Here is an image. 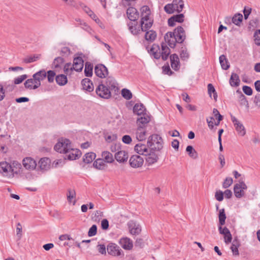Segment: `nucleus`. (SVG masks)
<instances>
[{
	"instance_id": "nucleus-1",
	"label": "nucleus",
	"mask_w": 260,
	"mask_h": 260,
	"mask_svg": "<svg viewBox=\"0 0 260 260\" xmlns=\"http://www.w3.org/2000/svg\"><path fill=\"white\" fill-rule=\"evenodd\" d=\"M185 33L181 26H178L173 32H168L165 35V42L171 48H174L176 43H181L185 39Z\"/></svg>"
},
{
	"instance_id": "nucleus-2",
	"label": "nucleus",
	"mask_w": 260,
	"mask_h": 260,
	"mask_svg": "<svg viewBox=\"0 0 260 260\" xmlns=\"http://www.w3.org/2000/svg\"><path fill=\"white\" fill-rule=\"evenodd\" d=\"M149 52L156 59H159L161 57L164 60H166L168 59L170 54V50L167 45L164 43L161 44V49L158 45L153 44Z\"/></svg>"
},
{
	"instance_id": "nucleus-3",
	"label": "nucleus",
	"mask_w": 260,
	"mask_h": 260,
	"mask_svg": "<svg viewBox=\"0 0 260 260\" xmlns=\"http://www.w3.org/2000/svg\"><path fill=\"white\" fill-rule=\"evenodd\" d=\"M141 27L142 31H146L152 25V20L150 17L151 11L147 6H144L141 8Z\"/></svg>"
},
{
	"instance_id": "nucleus-4",
	"label": "nucleus",
	"mask_w": 260,
	"mask_h": 260,
	"mask_svg": "<svg viewBox=\"0 0 260 260\" xmlns=\"http://www.w3.org/2000/svg\"><path fill=\"white\" fill-rule=\"evenodd\" d=\"M147 145L150 147V150L159 151L163 147V140L160 136L154 134L149 137Z\"/></svg>"
},
{
	"instance_id": "nucleus-5",
	"label": "nucleus",
	"mask_w": 260,
	"mask_h": 260,
	"mask_svg": "<svg viewBox=\"0 0 260 260\" xmlns=\"http://www.w3.org/2000/svg\"><path fill=\"white\" fill-rule=\"evenodd\" d=\"M71 146V143L69 139L61 138L54 146V150L60 153L66 154Z\"/></svg>"
},
{
	"instance_id": "nucleus-6",
	"label": "nucleus",
	"mask_w": 260,
	"mask_h": 260,
	"mask_svg": "<svg viewBox=\"0 0 260 260\" xmlns=\"http://www.w3.org/2000/svg\"><path fill=\"white\" fill-rule=\"evenodd\" d=\"M247 186L243 180H240L238 183L236 184L234 187L235 196L237 198H241L244 196V190H246Z\"/></svg>"
},
{
	"instance_id": "nucleus-7",
	"label": "nucleus",
	"mask_w": 260,
	"mask_h": 260,
	"mask_svg": "<svg viewBox=\"0 0 260 260\" xmlns=\"http://www.w3.org/2000/svg\"><path fill=\"white\" fill-rule=\"evenodd\" d=\"M96 94L101 98L108 99L111 96L110 89L103 84H100L95 90Z\"/></svg>"
},
{
	"instance_id": "nucleus-8",
	"label": "nucleus",
	"mask_w": 260,
	"mask_h": 260,
	"mask_svg": "<svg viewBox=\"0 0 260 260\" xmlns=\"http://www.w3.org/2000/svg\"><path fill=\"white\" fill-rule=\"evenodd\" d=\"M108 253L114 256H123V251L116 244L110 243L107 246Z\"/></svg>"
},
{
	"instance_id": "nucleus-9",
	"label": "nucleus",
	"mask_w": 260,
	"mask_h": 260,
	"mask_svg": "<svg viewBox=\"0 0 260 260\" xmlns=\"http://www.w3.org/2000/svg\"><path fill=\"white\" fill-rule=\"evenodd\" d=\"M231 120L238 135L243 137L246 134V129L243 124L235 116H231Z\"/></svg>"
},
{
	"instance_id": "nucleus-10",
	"label": "nucleus",
	"mask_w": 260,
	"mask_h": 260,
	"mask_svg": "<svg viewBox=\"0 0 260 260\" xmlns=\"http://www.w3.org/2000/svg\"><path fill=\"white\" fill-rule=\"evenodd\" d=\"M130 166L134 168L141 167L144 163L143 157L139 155H134L129 159Z\"/></svg>"
},
{
	"instance_id": "nucleus-11",
	"label": "nucleus",
	"mask_w": 260,
	"mask_h": 260,
	"mask_svg": "<svg viewBox=\"0 0 260 260\" xmlns=\"http://www.w3.org/2000/svg\"><path fill=\"white\" fill-rule=\"evenodd\" d=\"M129 233L133 235H138L141 232L140 225L134 220H130L127 223Z\"/></svg>"
},
{
	"instance_id": "nucleus-12",
	"label": "nucleus",
	"mask_w": 260,
	"mask_h": 260,
	"mask_svg": "<svg viewBox=\"0 0 260 260\" xmlns=\"http://www.w3.org/2000/svg\"><path fill=\"white\" fill-rule=\"evenodd\" d=\"M219 233L224 236V241L226 244L232 242V236L230 230L226 227L222 228V225H218Z\"/></svg>"
},
{
	"instance_id": "nucleus-13",
	"label": "nucleus",
	"mask_w": 260,
	"mask_h": 260,
	"mask_svg": "<svg viewBox=\"0 0 260 260\" xmlns=\"http://www.w3.org/2000/svg\"><path fill=\"white\" fill-rule=\"evenodd\" d=\"M65 158H67L69 160H75L78 158L81 153L80 151L78 149H74L72 146H71L69 150L66 153Z\"/></svg>"
},
{
	"instance_id": "nucleus-14",
	"label": "nucleus",
	"mask_w": 260,
	"mask_h": 260,
	"mask_svg": "<svg viewBox=\"0 0 260 260\" xmlns=\"http://www.w3.org/2000/svg\"><path fill=\"white\" fill-rule=\"evenodd\" d=\"M22 165L25 169L28 170H35L37 167L36 160L30 157H26L23 158Z\"/></svg>"
},
{
	"instance_id": "nucleus-15",
	"label": "nucleus",
	"mask_w": 260,
	"mask_h": 260,
	"mask_svg": "<svg viewBox=\"0 0 260 260\" xmlns=\"http://www.w3.org/2000/svg\"><path fill=\"white\" fill-rule=\"evenodd\" d=\"M95 75L100 78H105L108 74L107 68L102 64L96 65L94 68Z\"/></svg>"
},
{
	"instance_id": "nucleus-16",
	"label": "nucleus",
	"mask_w": 260,
	"mask_h": 260,
	"mask_svg": "<svg viewBox=\"0 0 260 260\" xmlns=\"http://www.w3.org/2000/svg\"><path fill=\"white\" fill-rule=\"evenodd\" d=\"M148 145L138 143L135 145L134 149L137 153L140 155H147L151 152V150L148 148Z\"/></svg>"
},
{
	"instance_id": "nucleus-17",
	"label": "nucleus",
	"mask_w": 260,
	"mask_h": 260,
	"mask_svg": "<svg viewBox=\"0 0 260 260\" xmlns=\"http://www.w3.org/2000/svg\"><path fill=\"white\" fill-rule=\"evenodd\" d=\"M147 134V133L146 127L144 125H139L136 132L137 139L140 141L145 140L146 138Z\"/></svg>"
},
{
	"instance_id": "nucleus-18",
	"label": "nucleus",
	"mask_w": 260,
	"mask_h": 260,
	"mask_svg": "<svg viewBox=\"0 0 260 260\" xmlns=\"http://www.w3.org/2000/svg\"><path fill=\"white\" fill-rule=\"evenodd\" d=\"M119 244L125 250H131L133 247V241L127 237L121 238L119 240Z\"/></svg>"
},
{
	"instance_id": "nucleus-19",
	"label": "nucleus",
	"mask_w": 260,
	"mask_h": 260,
	"mask_svg": "<svg viewBox=\"0 0 260 260\" xmlns=\"http://www.w3.org/2000/svg\"><path fill=\"white\" fill-rule=\"evenodd\" d=\"M146 156V165L150 166L156 162L158 159L157 155L151 150V152Z\"/></svg>"
},
{
	"instance_id": "nucleus-20",
	"label": "nucleus",
	"mask_w": 260,
	"mask_h": 260,
	"mask_svg": "<svg viewBox=\"0 0 260 260\" xmlns=\"http://www.w3.org/2000/svg\"><path fill=\"white\" fill-rule=\"evenodd\" d=\"M37 80L34 78L27 79L24 83V86L29 89H36L40 86L41 83H37Z\"/></svg>"
},
{
	"instance_id": "nucleus-21",
	"label": "nucleus",
	"mask_w": 260,
	"mask_h": 260,
	"mask_svg": "<svg viewBox=\"0 0 260 260\" xmlns=\"http://www.w3.org/2000/svg\"><path fill=\"white\" fill-rule=\"evenodd\" d=\"M22 171V167L20 163L17 161H13L10 164V173L13 174H18Z\"/></svg>"
},
{
	"instance_id": "nucleus-22",
	"label": "nucleus",
	"mask_w": 260,
	"mask_h": 260,
	"mask_svg": "<svg viewBox=\"0 0 260 260\" xmlns=\"http://www.w3.org/2000/svg\"><path fill=\"white\" fill-rule=\"evenodd\" d=\"M14 87L12 84H7L5 83L4 84H0V101L4 100L5 96V91L9 90L12 91L13 90Z\"/></svg>"
},
{
	"instance_id": "nucleus-23",
	"label": "nucleus",
	"mask_w": 260,
	"mask_h": 260,
	"mask_svg": "<svg viewBox=\"0 0 260 260\" xmlns=\"http://www.w3.org/2000/svg\"><path fill=\"white\" fill-rule=\"evenodd\" d=\"M171 65L172 68L175 71H178L180 67L179 59L178 55L173 54L170 56Z\"/></svg>"
},
{
	"instance_id": "nucleus-24",
	"label": "nucleus",
	"mask_w": 260,
	"mask_h": 260,
	"mask_svg": "<svg viewBox=\"0 0 260 260\" xmlns=\"http://www.w3.org/2000/svg\"><path fill=\"white\" fill-rule=\"evenodd\" d=\"M83 60L80 57H76L74 59L72 67L77 72L81 71L83 68Z\"/></svg>"
},
{
	"instance_id": "nucleus-25",
	"label": "nucleus",
	"mask_w": 260,
	"mask_h": 260,
	"mask_svg": "<svg viewBox=\"0 0 260 260\" xmlns=\"http://www.w3.org/2000/svg\"><path fill=\"white\" fill-rule=\"evenodd\" d=\"M127 17L131 21H135L139 17V14L136 8L134 7H130L127 9L126 12Z\"/></svg>"
},
{
	"instance_id": "nucleus-26",
	"label": "nucleus",
	"mask_w": 260,
	"mask_h": 260,
	"mask_svg": "<svg viewBox=\"0 0 260 260\" xmlns=\"http://www.w3.org/2000/svg\"><path fill=\"white\" fill-rule=\"evenodd\" d=\"M128 156L127 153L124 150L118 151L115 154L116 160L120 162L126 161L128 159Z\"/></svg>"
},
{
	"instance_id": "nucleus-27",
	"label": "nucleus",
	"mask_w": 260,
	"mask_h": 260,
	"mask_svg": "<svg viewBox=\"0 0 260 260\" xmlns=\"http://www.w3.org/2000/svg\"><path fill=\"white\" fill-rule=\"evenodd\" d=\"M63 63L64 59L63 58L61 57H56L52 63V68L55 71H59L61 69Z\"/></svg>"
},
{
	"instance_id": "nucleus-28",
	"label": "nucleus",
	"mask_w": 260,
	"mask_h": 260,
	"mask_svg": "<svg viewBox=\"0 0 260 260\" xmlns=\"http://www.w3.org/2000/svg\"><path fill=\"white\" fill-rule=\"evenodd\" d=\"M51 160L49 158H42L39 161V165L41 170H47L50 168Z\"/></svg>"
},
{
	"instance_id": "nucleus-29",
	"label": "nucleus",
	"mask_w": 260,
	"mask_h": 260,
	"mask_svg": "<svg viewBox=\"0 0 260 260\" xmlns=\"http://www.w3.org/2000/svg\"><path fill=\"white\" fill-rule=\"evenodd\" d=\"M184 20V15L183 14L174 15L171 17L168 20V24L169 26H173L175 22H182Z\"/></svg>"
},
{
	"instance_id": "nucleus-30",
	"label": "nucleus",
	"mask_w": 260,
	"mask_h": 260,
	"mask_svg": "<svg viewBox=\"0 0 260 260\" xmlns=\"http://www.w3.org/2000/svg\"><path fill=\"white\" fill-rule=\"evenodd\" d=\"M231 20L234 24L239 26L243 20V15L240 13L236 14L232 17V19L230 18H226L225 22L230 23Z\"/></svg>"
},
{
	"instance_id": "nucleus-31",
	"label": "nucleus",
	"mask_w": 260,
	"mask_h": 260,
	"mask_svg": "<svg viewBox=\"0 0 260 260\" xmlns=\"http://www.w3.org/2000/svg\"><path fill=\"white\" fill-rule=\"evenodd\" d=\"M133 112L139 116H142L146 113V109L142 104H136L133 108Z\"/></svg>"
},
{
	"instance_id": "nucleus-32",
	"label": "nucleus",
	"mask_w": 260,
	"mask_h": 260,
	"mask_svg": "<svg viewBox=\"0 0 260 260\" xmlns=\"http://www.w3.org/2000/svg\"><path fill=\"white\" fill-rule=\"evenodd\" d=\"M47 77V73L45 70H41L34 74L32 77L35 78L38 82L41 83V81L44 80Z\"/></svg>"
},
{
	"instance_id": "nucleus-33",
	"label": "nucleus",
	"mask_w": 260,
	"mask_h": 260,
	"mask_svg": "<svg viewBox=\"0 0 260 260\" xmlns=\"http://www.w3.org/2000/svg\"><path fill=\"white\" fill-rule=\"evenodd\" d=\"M240 246V242L238 239L235 238L232 242L231 246V249L233 252V255L238 256L239 255L238 248Z\"/></svg>"
},
{
	"instance_id": "nucleus-34",
	"label": "nucleus",
	"mask_w": 260,
	"mask_h": 260,
	"mask_svg": "<svg viewBox=\"0 0 260 260\" xmlns=\"http://www.w3.org/2000/svg\"><path fill=\"white\" fill-rule=\"evenodd\" d=\"M240 79L239 76L234 73H232L230 79V84L233 87H237L240 84Z\"/></svg>"
},
{
	"instance_id": "nucleus-35",
	"label": "nucleus",
	"mask_w": 260,
	"mask_h": 260,
	"mask_svg": "<svg viewBox=\"0 0 260 260\" xmlns=\"http://www.w3.org/2000/svg\"><path fill=\"white\" fill-rule=\"evenodd\" d=\"M106 86L108 87L110 89H114L115 88H117V84L115 80V79L111 76L108 77L106 79Z\"/></svg>"
},
{
	"instance_id": "nucleus-36",
	"label": "nucleus",
	"mask_w": 260,
	"mask_h": 260,
	"mask_svg": "<svg viewBox=\"0 0 260 260\" xmlns=\"http://www.w3.org/2000/svg\"><path fill=\"white\" fill-rule=\"evenodd\" d=\"M82 85L84 90L92 91L93 90V85L91 81L87 78H85L82 81Z\"/></svg>"
},
{
	"instance_id": "nucleus-37",
	"label": "nucleus",
	"mask_w": 260,
	"mask_h": 260,
	"mask_svg": "<svg viewBox=\"0 0 260 260\" xmlns=\"http://www.w3.org/2000/svg\"><path fill=\"white\" fill-rule=\"evenodd\" d=\"M93 166L94 168L103 170L106 168L107 165L103 159L99 158L95 160L93 163Z\"/></svg>"
},
{
	"instance_id": "nucleus-38",
	"label": "nucleus",
	"mask_w": 260,
	"mask_h": 260,
	"mask_svg": "<svg viewBox=\"0 0 260 260\" xmlns=\"http://www.w3.org/2000/svg\"><path fill=\"white\" fill-rule=\"evenodd\" d=\"M102 157L105 162L112 163L114 161L113 155L109 151H103L102 153Z\"/></svg>"
},
{
	"instance_id": "nucleus-39",
	"label": "nucleus",
	"mask_w": 260,
	"mask_h": 260,
	"mask_svg": "<svg viewBox=\"0 0 260 260\" xmlns=\"http://www.w3.org/2000/svg\"><path fill=\"white\" fill-rule=\"evenodd\" d=\"M172 5L176 12L178 13L182 11L184 7V3L182 0H173Z\"/></svg>"
},
{
	"instance_id": "nucleus-40",
	"label": "nucleus",
	"mask_w": 260,
	"mask_h": 260,
	"mask_svg": "<svg viewBox=\"0 0 260 260\" xmlns=\"http://www.w3.org/2000/svg\"><path fill=\"white\" fill-rule=\"evenodd\" d=\"M55 80L57 84L60 86L64 85L68 82L67 76L63 74H60L56 76Z\"/></svg>"
},
{
	"instance_id": "nucleus-41",
	"label": "nucleus",
	"mask_w": 260,
	"mask_h": 260,
	"mask_svg": "<svg viewBox=\"0 0 260 260\" xmlns=\"http://www.w3.org/2000/svg\"><path fill=\"white\" fill-rule=\"evenodd\" d=\"M96 157V154L93 152L86 153L83 158V161L86 164L91 162Z\"/></svg>"
},
{
	"instance_id": "nucleus-42",
	"label": "nucleus",
	"mask_w": 260,
	"mask_h": 260,
	"mask_svg": "<svg viewBox=\"0 0 260 260\" xmlns=\"http://www.w3.org/2000/svg\"><path fill=\"white\" fill-rule=\"evenodd\" d=\"M76 197V192L74 189H69L67 193V199L69 203H73L74 205L76 204V200H74Z\"/></svg>"
},
{
	"instance_id": "nucleus-43",
	"label": "nucleus",
	"mask_w": 260,
	"mask_h": 260,
	"mask_svg": "<svg viewBox=\"0 0 260 260\" xmlns=\"http://www.w3.org/2000/svg\"><path fill=\"white\" fill-rule=\"evenodd\" d=\"M219 62L222 69L226 70L230 67V64L225 55H222L219 56Z\"/></svg>"
},
{
	"instance_id": "nucleus-44",
	"label": "nucleus",
	"mask_w": 260,
	"mask_h": 260,
	"mask_svg": "<svg viewBox=\"0 0 260 260\" xmlns=\"http://www.w3.org/2000/svg\"><path fill=\"white\" fill-rule=\"evenodd\" d=\"M186 151L189 156L193 159H196L198 157V152L194 150L192 146H188L186 148Z\"/></svg>"
},
{
	"instance_id": "nucleus-45",
	"label": "nucleus",
	"mask_w": 260,
	"mask_h": 260,
	"mask_svg": "<svg viewBox=\"0 0 260 260\" xmlns=\"http://www.w3.org/2000/svg\"><path fill=\"white\" fill-rule=\"evenodd\" d=\"M145 37L146 40L149 41H154L156 37V33L153 30H146Z\"/></svg>"
},
{
	"instance_id": "nucleus-46",
	"label": "nucleus",
	"mask_w": 260,
	"mask_h": 260,
	"mask_svg": "<svg viewBox=\"0 0 260 260\" xmlns=\"http://www.w3.org/2000/svg\"><path fill=\"white\" fill-rule=\"evenodd\" d=\"M219 218V223L218 225H223L225 224V221L226 219V215L225 213V211L224 209H221L219 211L218 214Z\"/></svg>"
},
{
	"instance_id": "nucleus-47",
	"label": "nucleus",
	"mask_w": 260,
	"mask_h": 260,
	"mask_svg": "<svg viewBox=\"0 0 260 260\" xmlns=\"http://www.w3.org/2000/svg\"><path fill=\"white\" fill-rule=\"evenodd\" d=\"M150 120V118L149 116L147 114H145L142 116H140V117L137 119V123L145 124L148 123Z\"/></svg>"
},
{
	"instance_id": "nucleus-48",
	"label": "nucleus",
	"mask_w": 260,
	"mask_h": 260,
	"mask_svg": "<svg viewBox=\"0 0 260 260\" xmlns=\"http://www.w3.org/2000/svg\"><path fill=\"white\" fill-rule=\"evenodd\" d=\"M93 66L89 62H86L84 73L86 76L90 77L92 75Z\"/></svg>"
},
{
	"instance_id": "nucleus-49",
	"label": "nucleus",
	"mask_w": 260,
	"mask_h": 260,
	"mask_svg": "<svg viewBox=\"0 0 260 260\" xmlns=\"http://www.w3.org/2000/svg\"><path fill=\"white\" fill-rule=\"evenodd\" d=\"M10 164L6 161H3L0 163V171L3 173H10Z\"/></svg>"
},
{
	"instance_id": "nucleus-50",
	"label": "nucleus",
	"mask_w": 260,
	"mask_h": 260,
	"mask_svg": "<svg viewBox=\"0 0 260 260\" xmlns=\"http://www.w3.org/2000/svg\"><path fill=\"white\" fill-rule=\"evenodd\" d=\"M180 56L182 60L186 61L189 57V54L186 48H182L180 53Z\"/></svg>"
},
{
	"instance_id": "nucleus-51",
	"label": "nucleus",
	"mask_w": 260,
	"mask_h": 260,
	"mask_svg": "<svg viewBox=\"0 0 260 260\" xmlns=\"http://www.w3.org/2000/svg\"><path fill=\"white\" fill-rule=\"evenodd\" d=\"M208 92L210 96H211L212 93H213V98L215 101H216L217 94L214 86L211 83L208 84Z\"/></svg>"
},
{
	"instance_id": "nucleus-52",
	"label": "nucleus",
	"mask_w": 260,
	"mask_h": 260,
	"mask_svg": "<svg viewBox=\"0 0 260 260\" xmlns=\"http://www.w3.org/2000/svg\"><path fill=\"white\" fill-rule=\"evenodd\" d=\"M239 102L241 105L245 106L247 108L249 107L248 102L245 96L241 93L239 96Z\"/></svg>"
},
{
	"instance_id": "nucleus-53",
	"label": "nucleus",
	"mask_w": 260,
	"mask_h": 260,
	"mask_svg": "<svg viewBox=\"0 0 260 260\" xmlns=\"http://www.w3.org/2000/svg\"><path fill=\"white\" fill-rule=\"evenodd\" d=\"M121 94L126 100H130L132 98V93L131 91L127 89H123L121 90Z\"/></svg>"
},
{
	"instance_id": "nucleus-54",
	"label": "nucleus",
	"mask_w": 260,
	"mask_h": 260,
	"mask_svg": "<svg viewBox=\"0 0 260 260\" xmlns=\"http://www.w3.org/2000/svg\"><path fill=\"white\" fill-rule=\"evenodd\" d=\"M72 67L73 66H72V64L71 63H66L64 66V68H63L64 72L67 75H71V74H72V71L73 70H74Z\"/></svg>"
},
{
	"instance_id": "nucleus-55",
	"label": "nucleus",
	"mask_w": 260,
	"mask_h": 260,
	"mask_svg": "<svg viewBox=\"0 0 260 260\" xmlns=\"http://www.w3.org/2000/svg\"><path fill=\"white\" fill-rule=\"evenodd\" d=\"M40 58V55H36L33 56H29L24 59L25 63H31L37 61Z\"/></svg>"
},
{
	"instance_id": "nucleus-56",
	"label": "nucleus",
	"mask_w": 260,
	"mask_h": 260,
	"mask_svg": "<svg viewBox=\"0 0 260 260\" xmlns=\"http://www.w3.org/2000/svg\"><path fill=\"white\" fill-rule=\"evenodd\" d=\"M164 10L165 12L168 14H172L176 12L172 4L166 5L164 7Z\"/></svg>"
},
{
	"instance_id": "nucleus-57",
	"label": "nucleus",
	"mask_w": 260,
	"mask_h": 260,
	"mask_svg": "<svg viewBox=\"0 0 260 260\" xmlns=\"http://www.w3.org/2000/svg\"><path fill=\"white\" fill-rule=\"evenodd\" d=\"M55 73L54 71L49 70L47 72V79L49 82L52 83L54 81Z\"/></svg>"
},
{
	"instance_id": "nucleus-58",
	"label": "nucleus",
	"mask_w": 260,
	"mask_h": 260,
	"mask_svg": "<svg viewBox=\"0 0 260 260\" xmlns=\"http://www.w3.org/2000/svg\"><path fill=\"white\" fill-rule=\"evenodd\" d=\"M117 136L116 134H111L108 135H105V139L107 143H111L113 141L116 140Z\"/></svg>"
},
{
	"instance_id": "nucleus-59",
	"label": "nucleus",
	"mask_w": 260,
	"mask_h": 260,
	"mask_svg": "<svg viewBox=\"0 0 260 260\" xmlns=\"http://www.w3.org/2000/svg\"><path fill=\"white\" fill-rule=\"evenodd\" d=\"M233 182V180L231 177H227L223 182L222 187L224 188H227L232 184Z\"/></svg>"
},
{
	"instance_id": "nucleus-60",
	"label": "nucleus",
	"mask_w": 260,
	"mask_h": 260,
	"mask_svg": "<svg viewBox=\"0 0 260 260\" xmlns=\"http://www.w3.org/2000/svg\"><path fill=\"white\" fill-rule=\"evenodd\" d=\"M71 53L70 49L68 47H63L60 49V54L63 56H68Z\"/></svg>"
},
{
	"instance_id": "nucleus-61",
	"label": "nucleus",
	"mask_w": 260,
	"mask_h": 260,
	"mask_svg": "<svg viewBox=\"0 0 260 260\" xmlns=\"http://www.w3.org/2000/svg\"><path fill=\"white\" fill-rule=\"evenodd\" d=\"M96 233H97L96 225L95 224H93L89 229L88 232V235L89 237H92V236H95L96 234Z\"/></svg>"
},
{
	"instance_id": "nucleus-62",
	"label": "nucleus",
	"mask_w": 260,
	"mask_h": 260,
	"mask_svg": "<svg viewBox=\"0 0 260 260\" xmlns=\"http://www.w3.org/2000/svg\"><path fill=\"white\" fill-rule=\"evenodd\" d=\"M255 43L260 46V29L256 30L254 34Z\"/></svg>"
},
{
	"instance_id": "nucleus-63",
	"label": "nucleus",
	"mask_w": 260,
	"mask_h": 260,
	"mask_svg": "<svg viewBox=\"0 0 260 260\" xmlns=\"http://www.w3.org/2000/svg\"><path fill=\"white\" fill-rule=\"evenodd\" d=\"M206 121H207V122L208 123V127L210 129H213L214 128V121H215V119H214V118L213 117H209L208 118H207L206 119Z\"/></svg>"
},
{
	"instance_id": "nucleus-64",
	"label": "nucleus",
	"mask_w": 260,
	"mask_h": 260,
	"mask_svg": "<svg viewBox=\"0 0 260 260\" xmlns=\"http://www.w3.org/2000/svg\"><path fill=\"white\" fill-rule=\"evenodd\" d=\"M26 78L27 76L26 75H22L15 78L14 79V82L15 84H19L21 83L23 80H24Z\"/></svg>"
}]
</instances>
